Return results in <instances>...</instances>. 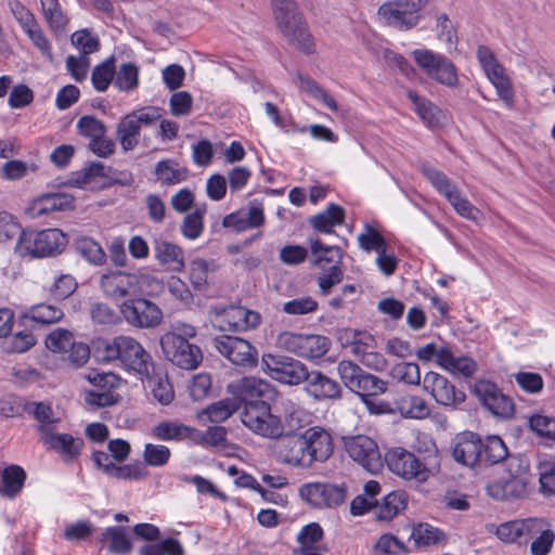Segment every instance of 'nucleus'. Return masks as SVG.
<instances>
[{
	"label": "nucleus",
	"instance_id": "f257e3e1",
	"mask_svg": "<svg viewBox=\"0 0 555 555\" xmlns=\"http://www.w3.org/2000/svg\"><path fill=\"white\" fill-rule=\"evenodd\" d=\"M102 361H119L127 371L139 376H149L154 371V362L150 352L135 338L118 335L104 340L99 347Z\"/></svg>",
	"mask_w": 555,
	"mask_h": 555
},
{
	"label": "nucleus",
	"instance_id": "f03ea898",
	"mask_svg": "<svg viewBox=\"0 0 555 555\" xmlns=\"http://www.w3.org/2000/svg\"><path fill=\"white\" fill-rule=\"evenodd\" d=\"M385 462L392 474L404 480L417 483L426 482L440 469L438 450L436 448L429 452L424 461H421L414 453L403 448H392L386 452Z\"/></svg>",
	"mask_w": 555,
	"mask_h": 555
},
{
	"label": "nucleus",
	"instance_id": "7ed1b4c3",
	"mask_svg": "<svg viewBox=\"0 0 555 555\" xmlns=\"http://www.w3.org/2000/svg\"><path fill=\"white\" fill-rule=\"evenodd\" d=\"M278 28L286 40L305 53L314 51V41L294 0H271Z\"/></svg>",
	"mask_w": 555,
	"mask_h": 555
},
{
	"label": "nucleus",
	"instance_id": "20e7f679",
	"mask_svg": "<svg viewBox=\"0 0 555 555\" xmlns=\"http://www.w3.org/2000/svg\"><path fill=\"white\" fill-rule=\"evenodd\" d=\"M243 425L255 435L273 439L283 436L282 417L272 412L270 402H248L241 411Z\"/></svg>",
	"mask_w": 555,
	"mask_h": 555
},
{
	"label": "nucleus",
	"instance_id": "39448f33",
	"mask_svg": "<svg viewBox=\"0 0 555 555\" xmlns=\"http://www.w3.org/2000/svg\"><path fill=\"white\" fill-rule=\"evenodd\" d=\"M67 242V235L62 230L50 228L23 233L18 248L34 257H47L62 253Z\"/></svg>",
	"mask_w": 555,
	"mask_h": 555
},
{
	"label": "nucleus",
	"instance_id": "423d86ee",
	"mask_svg": "<svg viewBox=\"0 0 555 555\" xmlns=\"http://www.w3.org/2000/svg\"><path fill=\"white\" fill-rule=\"evenodd\" d=\"M275 344L282 350L307 359L323 357L331 346L330 339L325 336L288 331L279 334Z\"/></svg>",
	"mask_w": 555,
	"mask_h": 555
},
{
	"label": "nucleus",
	"instance_id": "0eeeda50",
	"mask_svg": "<svg viewBox=\"0 0 555 555\" xmlns=\"http://www.w3.org/2000/svg\"><path fill=\"white\" fill-rule=\"evenodd\" d=\"M119 313L128 325L141 330L157 327L164 318L159 306L145 297L125 299L119 305Z\"/></svg>",
	"mask_w": 555,
	"mask_h": 555
},
{
	"label": "nucleus",
	"instance_id": "6e6552de",
	"mask_svg": "<svg viewBox=\"0 0 555 555\" xmlns=\"http://www.w3.org/2000/svg\"><path fill=\"white\" fill-rule=\"evenodd\" d=\"M209 318L214 326L222 332H244L260 324V314L241 306H211Z\"/></svg>",
	"mask_w": 555,
	"mask_h": 555
},
{
	"label": "nucleus",
	"instance_id": "1a4fd4ad",
	"mask_svg": "<svg viewBox=\"0 0 555 555\" xmlns=\"http://www.w3.org/2000/svg\"><path fill=\"white\" fill-rule=\"evenodd\" d=\"M160 119V111L151 106L126 115L117 126V139L125 151L133 150L139 143L142 127L151 126Z\"/></svg>",
	"mask_w": 555,
	"mask_h": 555
},
{
	"label": "nucleus",
	"instance_id": "9d476101",
	"mask_svg": "<svg viewBox=\"0 0 555 555\" xmlns=\"http://www.w3.org/2000/svg\"><path fill=\"white\" fill-rule=\"evenodd\" d=\"M427 2L428 0H393L378 9V16L391 27L400 30L409 29L417 25L418 13Z\"/></svg>",
	"mask_w": 555,
	"mask_h": 555
},
{
	"label": "nucleus",
	"instance_id": "9b49d317",
	"mask_svg": "<svg viewBox=\"0 0 555 555\" xmlns=\"http://www.w3.org/2000/svg\"><path fill=\"white\" fill-rule=\"evenodd\" d=\"M417 65L434 80L447 87L459 83L457 70L453 62L443 54L427 49L413 51Z\"/></svg>",
	"mask_w": 555,
	"mask_h": 555
},
{
	"label": "nucleus",
	"instance_id": "f8f14e48",
	"mask_svg": "<svg viewBox=\"0 0 555 555\" xmlns=\"http://www.w3.org/2000/svg\"><path fill=\"white\" fill-rule=\"evenodd\" d=\"M261 366L271 378L287 385H299L308 377L304 363L282 354H263Z\"/></svg>",
	"mask_w": 555,
	"mask_h": 555
},
{
	"label": "nucleus",
	"instance_id": "ddd939ff",
	"mask_svg": "<svg viewBox=\"0 0 555 555\" xmlns=\"http://www.w3.org/2000/svg\"><path fill=\"white\" fill-rule=\"evenodd\" d=\"M160 346L166 359L180 369L195 370L203 360V352L197 345L179 340L172 335H163Z\"/></svg>",
	"mask_w": 555,
	"mask_h": 555
},
{
	"label": "nucleus",
	"instance_id": "4468645a",
	"mask_svg": "<svg viewBox=\"0 0 555 555\" xmlns=\"http://www.w3.org/2000/svg\"><path fill=\"white\" fill-rule=\"evenodd\" d=\"M347 454L370 473L378 472L383 466L382 454L375 440L365 435L345 438Z\"/></svg>",
	"mask_w": 555,
	"mask_h": 555
},
{
	"label": "nucleus",
	"instance_id": "2eb2a0df",
	"mask_svg": "<svg viewBox=\"0 0 555 555\" xmlns=\"http://www.w3.org/2000/svg\"><path fill=\"white\" fill-rule=\"evenodd\" d=\"M423 390L428 393L438 404L447 408H456L462 404L466 396L446 376L428 371L423 378Z\"/></svg>",
	"mask_w": 555,
	"mask_h": 555
},
{
	"label": "nucleus",
	"instance_id": "dca6fc26",
	"mask_svg": "<svg viewBox=\"0 0 555 555\" xmlns=\"http://www.w3.org/2000/svg\"><path fill=\"white\" fill-rule=\"evenodd\" d=\"M275 439L278 441L274 444V453L279 462L293 467H311L302 433L283 434V436Z\"/></svg>",
	"mask_w": 555,
	"mask_h": 555
},
{
	"label": "nucleus",
	"instance_id": "f3484780",
	"mask_svg": "<svg viewBox=\"0 0 555 555\" xmlns=\"http://www.w3.org/2000/svg\"><path fill=\"white\" fill-rule=\"evenodd\" d=\"M227 391L235 399L240 400L241 408L248 402H260L272 399L275 392L272 385L255 376H244L227 385Z\"/></svg>",
	"mask_w": 555,
	"mask_h": 555
},
{
	"label": "nucleus",
	"instance_id": "a211bd4d",
	"mask_svg": "<svg viewBox=\"0 0 555 555\" xmlns=\"http://www.w3.org/2000/svg\"><path fill=\"white\" fill-rule=\"evenodd\" d=\"M300 496L314 507H334L345 502V485L312 482L301 486Z\"/></svg>",
	"mask_w": 555,
	"mask_h": 555
},
{
	"label": "nucleus",
	"instance_id": "6ab92c4d",
	"mask_svg": "<svg viewBox=\"0 0 555 555\" xmlns=\"http://www.w3.org/2000/svg\"><path fill=\"white\" fill-rule=\"evenodd\" d=\"M474 393L493 415L503 418H508L513 415L514 404L512 399L505 396L494 383L485 379L476 382Z\"/></svg>",
	"mask_w": 555,
	"mask_h": 555
},
{
	"label": "nucleus",
	"instance_id": "aec40b11",
	"mask_svg": "<svg viewBox=\"0 0 555 555\" xmlns=\"http://www.w3.org/2000/svg\"><path fill=\"white\" fill-rule=\"evenodd\" d=\"M216 349L235 365L253 366L257 361V352L253 345L236 336H220L214 340Z\"/></svg>",
	"mask_w": 555,
	"mask_h": 555
},
{
	"label": "nucleus",
	"instance_id": "412c9836",
	"mask_svg": "<svg viewBox=\"0 0 555 555\" xmlns=\"http://www.w3.org/2000/svg\"><path fill=\"white\" fill-rule=\"evenodd\" d=\"M420 170L433 188L449 202L453 209L467 198L459 185L438 168L428 163H422Z\"/></svg>",
	"mask_w": 555,
	"mask_h": 555
},
{
	"label": "nucleus",
	"instance_id": "4be33fe9",
	"mask_svg": "<svg viewBox=\"0 0 555 555\" xmlns=\"http://www.w3.org/2000/svg\"><path fill=\"white\" fill-rule=\"evenodd\" d=\"M542 525L543 519L540 518L512 520L501 524L496 528V535L503 542L521 544L533 538Z\"/></svg>",
	"mask_w": 555,
	"mask_h": 555
},
{
	"label": "nucleus",
	"instance_id": "5701e85b",
	"mask_svg": "<svg viewBox=\"0 0 555 555\" xmlns=\"http://www.w3.org/2000/svg\"><path fill=\"white\" fill-rule=\"evenodd\" d=\"M306 440V448L309 452L311 467L315 462L327 461L334 452L332 435L320 426H314L302 431Z\"/></svg>",
	"mask_w": 555,
	"mask_h": 555
},
{
	"label": "nucleus",
	"instance_id": "b1692460",
	"mask_svg": "<svg viewBox=\"0 0 555 555\" xmlns=\"http://www.w3.org/2000/svg\"><path fill=\"white\" fill-rule=\"evenodd\" d=\"M100 286L105 296L113 300L128 299L135 295L133 272L109 271L102 274Z\"/></svg>",
	"mask_w": 555,
	"mask_h": 555
},
{
	"label": "nucleus",
	"instance_id": "393cba45",
	"mask_svg": "<svg viewBox=\"0 0 555 555\" xmlns=\"http://www.w3.org/2000/svg\"><path fill=\"white\" fill-rule=\"evenodd\" d=\"M482 449L481 438L473 431H464L456 436L452 455L455 462L474 467L480 462Z\"/></svg>",
	"mask_w": 555,
	"mask_h": 555
},
{
	"label": "nucleus",
	"instance_id": "a878e982",
	"mask_svg": "<svg viewBox=\"0 0 555 555\" xmlns=\"http://www.w3.org/2000/svg\"><path fill=\"white\" fill-rule=\"evenodd\" d=\"M75 198L64 192L46 193L33 201L29 207L31 217H40L53 211H65L74 209Z\"/></svg>",
	"mask_w": 555,
	"mask_h": 555
},
{
	"label": "nucleus",
	"instance_id": "bb28decb",
	"mask_svg": "<svg viewBox=\"0 0 555 555\" xmlns=\"http://www.w3.org/2000/svg\"><path fill=\"white\" fill-rule=\"evenodd\" d=\"M157 262L171 272H182L185 268L184 250L177 244L156 238L153 243Z\"/></svg>",
	"mask_w": 555,
	"mask_h": 555
},
{
	"label": "nucleus",
	"instance_id": "cd10ccee",
	"mask_svg": "<svg viewBox=\"0 0 555 555\" xmlns=\"http://www.w3.org/2000/svg\"><path fill=\"white\" fill-rule=\"evenodd\" d=\"M528 478L525 474L496 480L487 486V492L495 500L520 499L527 492Z\"/></svg>",
	"mask_w": 555,
	"mask_h": 555
},
{
	"label": "nucleus",
	"instance_id": "c85d7f7f",
	"mask_svg": "<svg viewBox=\"0 0 555 555\" xmlns=\"http://www.w3.org/2000/svg\"><path fill=\"white\" fill-rule=\"evenodd\" d=\"M40 441L47 449L61 453L66 461L76 459L83 446L81 438H75L69 434H59L55 430L46 435Z\"/></svg>",
	"mask_w": 555,
	"mask_h": 555
},
{
	"label": "nucleus",
	"instance_id": "c756f323",
	"mask_svg": "<svg viewBox=\"0 0 555 555\" xmlns=\"http://www.w3.org/2000/svg\"><path fill=\"white\" fill-rule=\"evenodd\" d=\"M350 390L360 396L367 409H373L374 397L386 392L387 382L362 371Z\"/></svg>",
	"mask_w": 555,
	"mask_h": 555
},
{
	"label": "nucleus",
	"instance_id": "7c9ffc66",
	"mask_svg": "<svg viewBox=\"0 0 555 555\" xmlns=\"http://www.w3.org/2000/svg\"><path fill=\"white\" fill-rule=\"evenodd\" d=\"M305 382H307L306 389L308 393L318 400L340 397L341 388L339 384L319 371L308 372Z\"/></svg>",
	"mask_w": 555,
	"mask_h": 555
},
{
	"label": "nucleus",
	"instance_id": "2f4dec72",
	"mask_svg": "<svg viewBox=\"0 0 555 555\" xmlns=\"http://www.w3.org/2000/svg\"><path fill=\"white\" fill-rule=\"evenodd\" d=\"M151 434L162 441H182L198 436V431L177 421H162L152 427Z\"/></svg>",
	"mask_w": 555,
	"mask_h": 555
},
{
	"label": "nucleus",
	"instance_id": "473e14b6",
	"mask_svg": "<svg viewBox=\"0 0 555 555\" xmlns=\"http://www.w3.org/2000/svg\"><path fill=\"white\" fill-rule=\"evenodd\" d=\"M439 365L453 375L463 377H470L477 369V364L472 358L464 356L456 357L449 348H441Z\"/></svg>",
	"mask_w": 555,
	"mask_h": 555
},
{
	"label": "nucleus",
	"instance_id": "72a5a7b5",
	"mask_svg": "<svg viewBox=\"0 0 555 555\" xmlns=\"http://www.w3.org/2000/svg\"><path fill=\"white\" fill-rule=\"evenodd\" d=\"M134 292L139 297H157L165 289V283L160 276L147 269L133 271Z\"/></svg>",
	"mask_w": 555,
	"mask_h": 555
},
{
	"label": "nucleus",
	"instance_id": "f704fd0d",
	"mask_svg": "<svg viewBox=\"0 0 555 555\" xmlns=\"http://www.w3.org/2000/svg\"><path fill=\"white\" fill-rule=\"evenodd\" d=\"M408 495L403 491H392L385 495L380 503L374 505V513L378 520H391L405 509Z\"/></svg>",
	"mask_w": 555,
	"mask_h": 555
},
{
	"label": "nucleus",
	"instance_id": "c9c22d12",
	"mask_svg": "<svg viewBox=\"0 0 555 555\" xmlns=\"http://www.w3.org/2000/svg\"><path fill=\"white\" fill-rule=\"evenodd\" d=\"M217 269L214 260L195 258L189 262L188 279L195 291H204L209 283V276Z\"/></svg>",
	"mask_w": 555,
	"mask_h": 555
},
{
	"label": "nucleus",
	"instance_id": "e433bc0d",
	"mask_svg": "<svg viewBox=\"0 0 555 555\" xmlns=\"http://www.w3.org/2000/svg\"><path fill=\"white\" fill-rule=\"evenodd\" d=\"M26 479L25 470L18 465H9L0 474V494L12 499L21 492Z\"/></svg>",
	"mask_w": 555,
	"mask_h": 555
},
{
	"label": "nucleus",
	"instance_id": "4c0bfd02",
	"mask_svg": "<svg viewBox=\"0 0 555 555\" xmlns=\"http://www.w3.org/2000/svg\"><path fill=\"white\" fill-rule=\"evenodd\" d=\"M344 221L345 209L334 203L330 204L324 211L310 219L311 225L322 233H332L333 228L343 224Z\"/></svg>",
	"mask_w": 555,
	"mask_h": 555
},
{
	"label": "nucleus",
	"instance_id": "58836bf2",
	"mask_svg": "<svg viewBox=\"0 0 555 555\" xmlns=\"http://www.w3.org/2000/svg\"><path fill=\"white\" fill-rule=\"evenodd\" d=\"M41 10L49 28L56 35L65 33L68 17L59 0H40Z\"/></svg>",
	"mask_w": 555,
	"mask_h": 555
},
{
	"label": "nucleus",
	"instance_id": "ea45409f",
	"mask_svg": "<svg viewBox=\"0 0 555 555\" xmlns=\"http://www.w3.org/2000/svg\"><path fill=\"white\" fill-rule=\"evenodd\" d=\"M400 414L405 418L424 420L430 414L425 399L416 395H405L397 401Z\"/></svg>",
	"mask_w": 555,
	"mask_h": 555
},
{
	"label": "nucleus",
	"instance_id": "a19ab883",
	"mask_svg": "<svg viewBox=\"0 0 555 555\" xmlns=\"http://www.w3.org/2000/svg\"><path fill=\"white\" fill-rule=\"evenodd\" d=\"M155 176L163 185L178 184L188 178V170L172 159H164L156 164Z\"/></svg>",
	"mask_w": 555,
	"mask_h": 555
},
{
	"label": "nucleus",
	"instance_id": "79ce46f5",
	"mask_svg": "<svg viewBox=\"0 0 555 555\" xmlns=\"http://www.w3.org/2000/svg\"><path fill=\"white\" fill-rule=\"evenodd\" d=\"M102 537L108 542V551L115 555H128L132 551V542L124 527H108L103 531Z\"/></svg>",
	"mask_w": 555,
	"mask_h": 555
},
{
	"label": "nucleus",
	"instance_id": "37998d69",
	"mask_svg": "<svg viewBox=\"0 0 555 555\" xmlns=\"http://www.w3.org/2000/svg\"><path fill=\"white\" fill-rule=\"evenodd\" d=\"M406 95L413 103L415 113L427 127H435L439 124L440 111L433 102L412 90H409Z\"/></svg>",
	"mask_w": 555,
	"mask_h": 555
},
{
	"label": "nucleus",
	"instance_id": "c03bdc74",
	"mask_svg": "<svg viewBox=\"0 0 555 555\" xmlns=\"http://www.w3.org/2000/svg\"><path fill=\"white\" fill-rule=\"evenodd\" d=\"M241 409L240 400L233 396L230 398H223L217 402L209 404L203 414L207 415L211 423H222L230 418L235 412Z\"/></svg>",
	"mask_w": 555,
	"mask_h": 555
},
{
	"label": "nucleus",
	"instance_id": "a18cd8bd",
	"mask_svg": "<svg viewBox=\"0 0 555 555\" xmlns=\"http://www.w3.org/2000/svg\"><path fill=\"white\" fill-rule=\"evenodd\" d=\"M146 378L147 387L151 389L153 397L163 405H168L175 398V391L169 383L167 375L155 373L149 376H141Z\"/></svg>",
	"mask_w": 555,
	"mask_h": 555
},
{
	"label": "nucleus",
	"instance_id": "49530a36",
	"mask_svg": "<svg viewBox=\"0 0 555 555\" xmlns=\"http://www.w3.org/2000/svg\"><path fill=\"white\" fill-rule=\"evenodd\" d=\"M508 455L507 447L499 436H488L482 440L480 463L493 465L502 462Z\"/></svg>",
	"mask_w": 555,
	"mask_h": 555
},
{
	"label": "nucleus",
	"instance_id": "de8ad7c7",
	"mask_svg": "<svg viewBox=\"0 0 555 555\" xmlns=\"http://www.w3.org/2000/svg\"><path fill=\"white\" fill-rule=\"evenodd\" d=\"M282 404L284 435L298 434L297 431L306 424V412L289 399L284 400Z\"/></svg>",
	"mask_w": 555,
	"mask_h": 555
},
{
	"label": "nucleus",
	"instance_id": "09e8293b",
	"mask_svg": "<svg viewBox=\"0 0 555 555\" xmlns=\"http://www.w3.org/2000/svg\"><path fill=\"white\" fill-rule=\"evenodd\" d=\"M34 405V416L38 422L37 431L42 439L56 429L60 418L54 415L51 405L43 402H35Z\"/></svg>",
	"mask_w": 555,
	"mask_h": 555
},
{
	"label": "nucleus",
	"instance_id": "8fccbe9b",
	"mask_svg": "<svg viewBox=\"0 0 555 555\" xmlns=\"http://www.w3.org/2000/svg\"><path fill=\"white\" fill-rule=\"evenodd\" d=\"M206 212V206L196 207L193 212L184 216L180 231L181 234L190 241L198 238L204 232V215Z\"/></svg>",
	"mask_w": 555,
	"mask_h": 555
},
{
	"label": "nucleus",
	"instance_id": "3c124183",
	"mask_svg": "<svg viewBox=\"0 0 555 555\" xmlns=\"http://www.w3.org/2000/svg\"><path fill=\"white\" fill-rule=\"evenodd\" d=\"M297 85L300 90L322 102L332 112L338 111V104L335 99L311 78L299 75L297 77Z\"/></svg>",
	"mask_w": 555,
	"mask_h": 555
},
{
	"label": "nucleus",
	"instance_id": "603ef678",
	"mask_svg": "<svg viewBox=\"0 0 555 555\" xmlns=\"http://www.w3.org/2000/svg\"><path fill=\"white\" fill-rule=\"evenodd\" d=\"M115 78V60L108 57L101 64L96 65L91 73V81L93 88L99 92L107 90Z\"/></svg>",
	"mask_w": 555,
	"mask_h": 555
},
{
	"label": "nucleus",
	"instance_id": "864d4df0",
	"mask_svg": "<svg viewBox=\"0 0 555 555\" xmlns=\"http://www.w3.org/2000/svg\"><path fill=\"white\" fill-rule=\"evenodd\" d=\"M487 78L495 88L498 96L504 102V104L509 108L513 107L515 103V91L506 69L504 68L498 73H493Z\"/></svg>",
	"mask_w": 555,
	"mask_h": 555
},
{
	"label": "nucleus",
	"instance_id": "5fc2aeb1",
	"mask_svg": "<svg viewBox=\"0 0 555 555\" xmlns=\"http://www.w3.org/2000/svg\"><path fill=\"white\" fill-rule=\"evenodd\" d=\"M139 85V68L133 63H125L115 68L114 86L119 91L130 92Z\"/></svg>",
	"mask_w": 555,
	"mask_h": 555
},
{
	"label": "nucleus",
	"instance_id": "6e6d98bb",
	"mask_svg": "<svg viewBox=\"0 0 555 555\" xmlns=\"http://www.w3.org/2000/svg\"><path fill=\"white\" fill-rule=\"evenodd\" d=\"M311 253L314 257V263L328 262L339 266L343 260L344 253L338 246L325 245L321 240L311 241Z\"/></svg>",
	"mask_w": 555,
	"mask_h": 555
},
{
	"label": "nucleus",
	"instance_id": "4d7b16f0",
	"mask_svg": "<svg viewBox=\"0 0 555 555\" xmlns=\"http://www.w3.org/2000/svg\"><path fill=\"white\" fill-rule=\"evenodd\" d=\"M410 538L417 547L434 545L444 540L443 533L429 524L414 526Z\"/></svg>",
	"mask_w": 555,
	"mask_h": 555
},
{
	"label": "nucleus",
	"instance_id": "13d9d810",
	"mask_svg": "<svg viewBox=\"0 0 555 555\" xmlns=\"http://www.w3.org/2000/svg\"><path fill=\"white\" fill-rule=\"evenodd\" d=\"M63 317L61 308L47 304L33 306L25 314V318L40 324H52L59 322Z\"/></svg>",
	"mask_w": 555,
	"mask_h": 555
},
{
	"label": "nucleus",
	"instance_id": "bf43d9fd",
	"mask_svg": "<svg viewBox=\"0 0 555 555\" xmlns=\"http://www.w3.org/2000/svg\"><path fill=\"white\" fill-rule=\"evenodd\" d=\"M139 555H184V550L177 539L168 538L156 543L144 544L139 550Z\"/></svg>",
	"mask_w": 555,
	"mask_h": 555
},
{
	"label": "nucleus",
	"instance_id": "052dcab7",
	"mask_svg": "<svg viewBox=\"0 0 555 555\" xmlns=\"http://www.w3.org/2000/svg\"><path fill=\"white\" fill-rule=\"evenodd\" d=\"M77 250L91 263L103 264L106 254L102 246L94 240L82 236L76 241Z\"/></svg>",
	"mask_w": 555,
	"mask_h": 555
},
{
	"label": "nucleus",
	"instance_id": "680f3d73",
	"mask_svg": "<svg viewBox=\"0 0 555 555\" xmlns=\"http://www.w3.org/2000/svg\"><path fill=\"white\" fill-rule=\"evenodd\" d=\"M357 240L360 248L366 253L374 250L378 254L387 249L384 236L370 224H365L364 231L358 235Z\"/></svg>",
	"mask_w": 555,
	"mask_h": 555
},
{
	"label": "nucleus",
	"instance_id": "e2e57ef3",
	"mask_svg": "<svg viewBox=\"0 0 555 555\" xmlns=\"http://www.w3.org/2000/svg\"><path fill=\"white\" fill-rule=\"evenodd\" d=\"M170 456L171 452L168 447L155 443H145L142 454L144 464L152 467L165 466Z\"/></svg>",
	"mask_w": 555,
	"mask_h": 555
},
{
	"label": "nucleus",
	"instance_id": "0e129e2a",
	"mask_svg": "<svg viewBox=\"0 0 555 555\" xmlns=\"http://www.w3.org/2000/svg\"><path fill=\"white\" fill-rule=\"evenodd\" d=\"M392 376L406 385L420 386L423 383L420 366L415 362L397 363L392 367Z\"/></svg>",
	"mask_w": 555,
	"mask_h": 555
},
{
	"label": "nucleus",
	"instance_id": "69168bd1",
	"mask_svg": "<svg viewBox=\"0 0 555 555\" xmlns=\"http://www.w3.org/2000/svg\"><path fill=\"white\" fill-rule=\"evenodd\" d=\"M37 168V165L34 163L18 159L8 160L1 168V176L5 180L15 181L26 177L29 171H36Z\"/></svg>",
	"mask_w": 555,
	"mask_h": 555
},
{
	"label": "nucleus",
	"instance_id": "338daca9",
	"mask_svg": "<svg viewBox=\"0 0 555 555\" xmlns=\"http://www.w3.org/2000/svg\"><path fill=\"white\" fill-rule=\"evenodd\" d=\"M532 431L541 437L555 440V417L544 414H533L529 418Z\"/></svg>",
	"mask_w": 555,
	"mask_h": 555
},
{
	"label": "nucleus",
	"instance_id": "774afa93",
	"mask_svg": "<svg viewBox=\"0 0 555 555\" xmlns=\"http://www.w3.org/2000/svg\"><path fill=\"white\" fill-rule=\"evenodd\" d=\"M540 491L545 495H555V461L539 466Z\"/></svg>",
	"mask_w": 555,
	"mask_h": 555
}]
</instances>
